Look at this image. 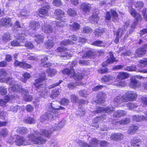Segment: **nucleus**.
I'll return each mask as SVG.
<instances>
[{
    "mask_svg": "<svg viewBox=\"0 0 147 147\" xmlns=\"http://www.w3.org/2000/svg\"><path fill=\"white\" fill-rule=\"evenodd\" d=\"M36 136L31 134L29 135L28 137L25 138L23 137L18 136L15 141L16 144L18 146L21 145H27L31 144V142H33L35 144L39 143H43L45 142V140L39 139L38 137L35 138Z\"/></svg>",
    "mask_w": 147,
    "mask_h": 147,
    "instance_id": "f257e3e1",
    "label": "nucleus"
},
{
    "mask_svg": "<svg viewBox=\"0 0 147 147\" xmlns=\"http://www.w3.org/2000/svg\"><path fill=\"white\" fill-rule=\"evenodd\" d=\"M39 78L36 79L35 82L33 83L34 84L37 89V90L38 92H40L41 94L40 96L44 97V95L47 94L46 90L45 89V85L42 83V82L46 79V75L45 72H42L39 74Z\"/></svg>",
    "mask_w": 147,
    "mask_h": 147,
    "instance_id": "f03ea898",
    "label": "nucleus"
},
{
    "mask_svg": "<svg viewBox=\"0 0 147 147\" xmlns=\"http://www.w3.org/2000/svg\"><path fill=\"white\" fill-rule=\"evenodd\" d=\"M53 128H52V127L49 129H45L40 132V133H38V132L37 131H35L34 134H32L34 135V136H36L35 138H36L37 137H38V138L39 139L42 140L44 139L45 140V142L43 143H38L37 144H44L46 142V140L44 138H42L40 136H44L45 137H49L51 134L53 132L55 131L54 130H53Z\"/></svg>",
    "mask_w": 147,
    "mask_h": 147,
    "instance_id": "7ed1b4c3",
    "label": "nucleus"
},
{
    "mask_svg": "<svg viewBox=\"0 0 147 147\" xmlns=\"http://www.w3.org/2000/svg\"><path fill=\"white\" fill-rule=\"evenodd\" d=\"M99 143V141L96 138H92L90 142V145L81 140H79L77 144L81 147H94Z\"/></svg>",
    "mask_w": 147,
    "mask_h": 147,
    "instance_id": "20e7f679",
    "label": "nucleus"
},
{
    "mask_svg": "<svg viewBox=\"0 0 147 147\" xmlns=\"http://www.w3.org/2000/svg\"><path fill=\"white\" fill-rule=\"evenodd\" d=\"M59 104V102L57 101H53L51 104V107L49 108L48 110L49 111L50 109H51V110L50 111L51 113L53 112V114H55L56 115V116L57 115L56 113H60V110H63L65 109L64 107L58 106V105Z\"/></svg>",
    "mask_w": 147,
    "mask_h": 147,
    "instance_id": "39448f33",
    "label": "nucleus"
},
{
    "mask_svg": "<svg viewBox=\"0 0 147 147\" xmlns=\"http://www.w3.org/2000/svg\"><path fill=\"white\" fill-rule=\"evenodd\" d=\"M51 109H49V111L41 117L40 120L42 122L45 120L47 119L53 120L55 118L56 115L55 114H53V112L51 113L50 111L51 110Z\"/></svg>",
    "mask_w": 147,
    "mask_h": 147,
    "instance_id": "423d86ee",
    "label": "nucleus"
},
{
    "mask_svg": "<svg viewBox=\"0 0 147 147\" xmlns=\"http://www.w3.org/2000/svg\"><path fill=\"white\" fill-rule=\"evenodd\" d=\"M126 102L134 100L137 97L136 92L131 91H128L124 94Z\"/></svg>",
    "mask_w": 147,
    "mask_h": 147,
    "instance_id": "0eeeda50",
    "label": "nucleus"
},
{
    "mask_svg": "<svg viewBox=\"0 0 147 147\" xmlns=\"http://www.w3.org/2000/svg\"><path fill=\"white\" fill-rule=\"evenodd\" d=\"M12 25L11 18H7L0 20V26L10 27Z\"/></svg>",
    "mask_w": 147,
    "mask_h": 147,
    "instance_id": "6e6552de",
    "label": "nucleus"
},
{
    "mask_svg": "<svg viewBox=\"0 0 147 147\" xmlns=\"http://www.w3.org/2000/svg\"><path fill=\"white\" fill-rule=\"evenodd\" d=\"M105 96V94L102 92L98 93L97 95V100L92 102V103L94 104V102H95L97 104H100L104 103Z\"/></svg>",
    "mask_w": 147,
    "mask_h": 147,
    "instance_id": "1a4fd4ad",
    "label": "nucleus"
},
{
    "mask_svg": "<svg viewBox=\"0 0 147 147\" xmlns=\"http://www.w3.org/2000/svg\"><path fill=\"white\" fill-rule=\"evenodd\" d=\"M109 57L107 59V62H103L102 64V66L105 67L107 65L108 63H112L115 61H117L118 60H116L114 57L113 53L111 51L109 52Z\"/></svg>",
    "mask_w": 147,
    "mask_h": 147,
    "instance_id": "9d476101",
    "label": "nucleus"
},
{
    "mask_svg": "<svg viewBox=\"0 0 147 147\" xmlns=\"http://www.w3.org/2000/svg\"><path fill=\"white\" fill-rule=\"evenodd\" d=\"M11 89L13 91L17 92L20 93V92H22L23 93L25 92L27 94L28 92V90L24 89H22V87L19 85L14 84L11 87Z\"/></svg>",
    "mask_w": 147,
    "mask_h": 147,
    "instance_id": "9b49d317",
    "label": "nucleus"
},
{
    "mask_svg": "<svg viewBox=\"0 0 147 147\" xmlns=\"http://www.w3.org/2000/svg\"><path fill=\"white\" fill-rule=\"evenodd\" d=\"M42 29L43 32L47 34H50L56 31V30L53 29L52 27L49 24H45L42 26Z\"/></svg>",
    "mask_w": 147,
    "mask_h": 147,
    "instance_id": "f8f14e48",
    "label": "nucleus"
},
{
    "mask_svg": "<svg viewBox=\"0 0 147 147\" xmlns=\"http://www.w3.org/2000/svg\"><path fill=\"white\" fill-rule=\"evenodd\" d=\"M129 86L131 88H138L140 86V82L138 81L134 77H132L130 79Z\"/></svg>",
    "mask_w": 147,
    "mask_h": 147,
    "instance_id": "ddd939ff",
    "label": "nucleus"
},
{
    "mask_svg": "<svg viewBox=\"0 0 147 147\" xmlns=\"http://www.w3.org/2000/svg\"><path fill=\"white\" fill-rule=\"evenodd\" d=\"M69 38L70 39H65L61 41L60 42L61 45H65L69 44H73L74 42H73L71 40L74 41H76L77 40V38L76 36L74 35L70 36H69Z\"/></svg>",
    "mask_w": 147,
    "mask_h": 147,
    "instance_id": "4468645a",
    "label": "nucleus"
},
{
    "mask_svg": "<svg viewBox=\"0 0 147 147\" xmlns=\"http://www.w3.org/2000/svg\"><path fill=\"white\" fill-rule=\"evenodd\" d=\"M50 9V6L48 3L44 6L42 7L38 10V12L40 14L47 16L48 15V10Z\"/></svg>",
    "mask_w": 147,
    "mask_h": 147,
    "instance_id": "2eb2a0df",
    "label": "nucleus"
},
{
    "mask_svg": "<svg viewBox=\"0 0 147 147\" xmlns=\"http://www.w3.org/2000/svg\"><path fill=\"white\" fill-rule=\"evenodd\" d=\"M129 11L131 14L134 16V18L138 21L141 20V15L136 12V10L134 9L129 8Z\"/></svg>",
    "mask_w": 147,
    "mask_h": 147,
    "instance_id": "dca6fc26",
    "label": "nucleus"
},
{
    "mask_svg": "<svg viewBox=\"0 0 147 147\" xmlns=\"http://www.w3.org/2000/svg\"><path fill=\"white\" fill-rule=\"evenodd\" d=\"M114 111H115V108L113 107L110 108L108 107L103 108L100 107L97 109V113H99L101 112L104 111L106 113H108V114H109L112 113V112Z\"/></svg>",
    "mask_w": 147,
    "mask_h": 147,
    "instance_id": "f3484780",
    "label": "nucleus"
},
{
    "mask_svg": "<svg viewBox=\"0 0 147 147\" xmlns=\"http://www.w3.org/2000/svg\"><path fill=\"white\" fill-rule=\"evenodd\" d=\"M54 14L57 19L63 20L62 18L64 16V13L61 9H57L55 11Z\"/></svg>",
    "mask_w": 147,
    "mask_h": 147,
    "instance_id": "a211bd4d",
    "label": "nucleus"
},
{
    "mask_svg": "<svg viewBox=\"0 0 147 147\" xmlns=\"http://www.w3.org/2000/svg\"><path fill=\"white\" fill-rule=\"evenodd\" d=\"M72 77H74L75 80H77V81H76V82L75 85H79L82 84V83L81 82L79 81L80 80L83 78V76L82 74L78 73L75 74L74 72V75Z\"/></svg>",
    "mask_w": 147,
    "mask_h": 147,
    "instance_id": "6ab92c4d",
    "label": "nucleus"
},
{
    "mask_svg": "<svg viewBox=\"0 0 147 147\" xmlns=\"http://www.w3.org/2000/svg\"><path fill=\"white\" fill-rule=\"evenodd\" d=\"M65 120L63 119L62 120L58 123V125L56 124H54L52 125V128H53V130L55 131L60 130L62 128L65 123Z\"/></svg>",
    "mask_w": 147,
    "mask_h": 147,
    "instance_id": "aec40b11",
    "label": "nucleus"
},
{
    "mask_svg": "<svg viewBox=\"0 0 147 147\" xmlns=\"http://www.w3.org/2000/svg\"><path fill=\"white\" fill-rule=\"evenodd\" d=\"M124 95L116 96L114 99V101L118 104H120L124 102H126Z\"/></svg>",
    "mask_w": 147,
    "mask_h": 147,
    "instance_id": "412c9836",
    "label": "nucleus"
},
{
    "mask_svg": "<svg viewBox=\"0 0 147 147\" xmlns=\"http://www.w3.org/2000/svg\"><path fill=\"white\" fill-rule=\"evenodd\" d=\"M146 51L144 48L141 47L136 50L135 56L136 57H142L145 53Z\"/></svg>",
    "mask_w": 147,
    "mask_h": 147,
    "instance_id": "4be33fe9",
    "label": "nucleus"
},
{
    "mask_svg": "<svg viewBox=\"0 0 147 147\" xmlns=\"http://www.w3.org/2000/svg\"><path fill=\"white\" fill-rule=\"evenodd\" d=\"M29 26L31 29L36 30L40 28V24L38 22L32 21L30 22Z\"/></svg>",
    "mask_w": 147,
    "mask_h": 147,
    "instance_id": "5701e85b",
    "label": "nucleus"
},
{
    "mask_svg": "<svg viewBox=\"0 0 147 147\" xmlns=\"http://www.w3.org/2000/svg\"><path fill=\"white\" fill-rule=\"evenodd\" d=\"M99 17L98 16V14L96 13H93V14L89 17V20L92 24H96L98 20Z\"/></svg>",
    "mask_w": 147,
    "mask_h": 147,
    "instance_id": "b1692460",
    "label": "nucleus"
},
{
    "mask_svg": "<svg viewBox=\"0 0 147 147\" xmlns=\"http://www.w3.org/2000/svg\"><path fill=\"white\" fill-rule=\"evenodd\" d=\"M126 114V112L123 110H118L115 112L113 115L114 117L118 118L124 116Z\"/></svg>",
    "mask_w": 147,
    "mask_h": 147,
    "instance_id": "393cba45",
    "label": "nucleus"
},
{
    "mask_svg": "<svg viewBox=\"0 0 147 147\" xmlns=\"http://www.w3.org/2000/svg\"><path fill=\"white\" fill-rule=\"evenodd\" d=\"M129 76V75L127 73L121 72L119 73L117 76V78L119 80H123L128 78Z\"/></svg>",
    "mask_w": 147,
    "mask_h": 147,
    "instance_id": "a878e982",
    "label": "nucleus"
},
{
    "mask_svg": "<svg viewBox=\"0 0 147 147\" xmlns=\"http://www.w3.org/2000/svg\"><path fill=\"white\" fill-rule=\"evenodd\" d=\"M29 33L27 31H24L23 32L19 33L18 34L17 36V38L20 40V42H23V40L25 39V37L23 35L26 36Z\"/></svg>",
    "mask_w": 147,
    "mask_h": 147,
    "instance_id": "bb28decb",
    "label": "nucleus"
},
{
    "mask_svg": "<svg viewBox=\"0 0 147 147\" xmlns=\"http://www.w3.org/2000/svg\"><path fill=\"white\" fill-rule=\"evenodd\" d=\"M123 135L121 133L112 134L110 137L111 140H120L123 138Z\"/></svg>",
    "mask_w": 147,
    "mask_h": 147,
    "instance_id": "cd10ccee",
    "label": "nucleus"
},
{
    "mask_svg": "<svg viewBox=\"0 0 147 147\" xmlns=\"http://www.w3.org/2000/svg\"><path fill=\"white\" fill-rule=\"evenodd\" d=\"M74 70L72 69H69L67 68L61 71L62 72L63 74H67L71 77H72L73 75H74Z\"/></svg>",
    "mask_w": 147,
    "mask_h": 147,
    "instance_id": "c85d7f7f",
    "label": "nucleus"
},
{
    "mask_svg": "<svg viewBox=\"0 0 147 147\" xmlns=\"http://www.w3.org/2000/svg\"><path fill=\"white\" fill-rule=\"evenodd\" d=\"M2 39L5 43L9 41L11 39L10 34L9 32H6L2 35Z\"/></svg>",
    "mask_w": 147,
    "mask_h": 147,
    "instance_id": "c756f323",
    "label": "nucleus"
},
{
    "mask_svg": "<svg viewBox=\"0 0 147 147\" xmlns=\"http://www.w3.org/2000/svg\"><path fill=\"white\" fill-rule=\"evenodd\" d=\"M123 30L121 29H119L117 32V37L114 40V42L116 43H117L119 40V38L123 34Z\"/></svg>",
    "mask_w": 147,
    "mask_h": 147,
    "instance_id": "7c9ffc66",
    "label": "nucleus"
},
{
    "mask_svg": "<svg viewBox=\"0 0 147 147\" xmlns=\"http://www.w3.org/2000/svg\"><path fill=\"white\" fill-rule=\"evenodd\" d=\"M81 8L84 11H89L91 9V5L88 3H84L81 5Z\"/></svg>",
    "mask_w": 147,
    "mask_h": 147,
    "instance_id": "2f4dec72",
    "label": "nucleus"
},
{
    "mask_svg": "<svg viewBox=\"0 0 147 147\" xmlns=\"http://www.w3.org/2000/svg\"><path fill=\"white\" fill-rule=\"evenodd\" d=\"M35 40L38 44H40L42 43L43 41V36L40 34H38L34 36Z\"/></svg>",
    "mask_w": 147,
    "mask_h": 147,
    "instance_id": "473e14b6",
    "label": "nucleus"
},
{
    "mask_svg": "<svg viewBox=\"0 0 147 147\" xmlns=\"http://www.w3.org/2000/svg\"><path fill=\"white\" fill-rule=\"evenodd\" d=\"M48 60V57H45L41 59V64L44 67H48L51 66V63L49 62L47 63L46 62V61Z\"/></svg>",
    "mask_w": 147,
    "mask_h": 147,
    "instance_id": "72a5a7b5",
    "label": "nucleus"
},
{
    "mask_svg": "<svg viewBox=\"0 0 147 147\" xmlns=\"http://www.w3.org/2000/svg\"><path fill=\"white\" fill-rule=\"evenodd\" d=\"M16 131L17 132L21 134H26L28 132L27 129L24 127H17Z\"/></svg>",
    "mask_w": 147,
    "mask_h": 147,
    "instance_id": "f704fd0d",
    "label": "nucleus"
},
{
    "mask_svg": "<svg viewBox=\"0 0 147 147\" xmlns=\"http://www.w3.org/2000/svg\"><path fill=\"white\" fill-rule=\"evenodd\" d=\"M80 53L83 58L89 57L94 54V52L91 50L88 51L85 53H84L83 52Z\"/></svg>",
    "mask_w": 147,
    "mask_h": 147,
    "instance_id": "c9c22d12",
    "label": "nucleus"
},
{
    "mask_svg": "<svg viewBox=\"0 0 147 147\" xmlns=\"http://www.w3.org/2000/svg\"><path fill=\"white\" fill-rule=\"evenodd\" d=\"M65 23L64 21H59L56 23V26L55 27V29L56 30H59L60 28H63L64 25Z\"/></svg>",
    "mask_w": 147,
    "mask_h": 147,
    "instance_id": "e433bc0d",
    "label": "nucleus"
},
{
    "mask_svg": "<svg viewBox=\"0 0 147 147\" xmlns=\"http://www.w3.org/2000/svg\"><path fill=\"white\" fill-rule=\"evenodd\" d=\"M46 71L48 76H54L57 73V71L53 68H48L47 69Z\"/></svg>",
    "mask_w": 147,
    "mask_h": 147,
    "instance_id": "4c0bfd02",
    "label": "nucleus"
},
{
    "mask_svg": "<svg viewBox=\"0 0 147 147\" xmlns=\"http://www.w3.org/2000/svg\"><path fill=\"white\" fill-rule=\"evenodd\" d=\"M10 98L9 96H5L4 99L0 100V105L1 106H3L5 105L8 102Z\"/></svg>",
    "mask_w": 147,
    "mask_h": 147,
    "instance_id": "58836bf2",
    "label": "nucleus"
},
{
    "mask_svg": "<svg viewBox=\"0 0 147 147\" xmlns=\"http://www.w3.org/2000/svg\"><path fill=\"white\" fill-rule=\"evenodd\" d=\"M45 45L47 49H50L54 46V43L52 40H49L46 42Z\"/></svg>",
    "mask_w": 147,
    "mask_h": 147,
    "instance_id": "ea45409f",
    "label": "nucleus"
},
{
    "mask_svg": "<svg viewBox=\"0 0 147 147\" xmlns=\"http://www.w3.org/2000/svg\"><path fill=\"white\" fill-rule=\"evenodd\" d=\"M131 143L134 146H139L141 142L140 140L136 138H134L131 140Z\"/></svg>",
    "mask_w": 147,
    "mask_h": 147,
    "instance_id": "a19ab883",
    "label": "nucleus"
},
{
    "mask_svg": "<svg viewBox=\"0 0 147 147\" xmlns=\"http://www.w3.org/2000/svg\"><path fill=\"white\" fill-rule=\"evenodd\" d=\"M68 14L71 16L74 17L77 15L76 11L73 8H70L67 11Z\"/></svg>",
    "mask_w": 147,
    "mask_h": 147,
    "instance_id": "79ce46f5",
    "label": "nucleus"
},
{
    "mask_svg": "<svg viewBox=\"0 0 147 147\" xmlns=\"http://www.w3.org/2000/svg\"><path fill=\"white\" fill-rule=\"evenodd\" d=\"M130 122V120L129 118H125L119 121H117V124H119L121 125H125L129 123Z\"/></svg>",
    "mask_w": 147,
    "mask_h": 147,
    "instance_id": "37998d69",
    "label": "nucleus"
},
{
    "mask_svg": "<svg viewBox=\"0 0 147 147\" xmlns=\"http://www.w3.org/2000/svg\"><path fill=\"white\" fill-rule=\"evenodd\" d=\"M24 121L26 123L30 124L34 123L35 122V120L32 118L26 117L24 119Z\"/></svg>",
    "mask_w": 147,
    "mask_h": 147,
    "instance_id": "c03bdc74",
    "label": "nucleus"
},
{
    "mask_svg": "<svg viewBox=\"0 0 147 147\" xmlns=\"http://www.w3.org/2000/svg\"><path fill=\"white\" fill-rule=\"evenodd\" d=\"M104 31L103 28H100L96 29L95 32V35L96 36H100L104 32Z\"/></svg>",
    "mask_w": 147,
    "mask_h": 147,
    "instance_id": "a18cd8bd",
    "label": "nucleus"
},
{
    "mask_svg": "<svg viewBox=\"0 0 147 147\" xmlns=\"http://www.w3.org/2000/svg\"><path fill=\"white\" fill-rule=\"evenodd\" d=\"M113 77L111 75H106L103 76L101 78V80L102 81L104 82H108L111 80H113Z\"/></svg>",
    "mask_w": 147,
    "mask_h": 147,
    "instance_id": "49530a36",
    "label": "nucleus"
},
{
    "mask_svg": "<svg viewBox=\"0 0 147 147\" xmlns=\"http://www.w3.org/2000/svg\"><path fill=\"white\" fill-rule=\"evenodd\" d=\"M124 70L129 71H136L137 68L136 66L132 65L126 67L124 69Z\"/></svg>",
    "mask_w": 147,
    "mask_h": 147,
    "instance_id": "de8ad7c7",
    "label": "nucleus"
},
{
    "mask_svg": "<svg viewBox=\"0 0 147 147\" xmlns=\"http://www.w3.org/2000/svg\"><path fill=\"white\" fill-rule=\"evenodd\" d=\"M80 25L76 22H74L70 26V28L73 30H76L79 29Z\"/></svg>",
    "mask_w": 147,
    "mask_h": 147,
    "instance_id": "09e8293b",
    "label": "nucleus"
},
{
    "mask_svg": "<svg viewBox=\"0 0 147 147\" xmlns=\"http://www.w3.org/2000/svg\"><path fill=\"white\" fill-rule=\"evenodd\" d=\"M92 45L97 46L100 47H104L105 46L104 45V43L102 41H100V40H97L94 42Z\"/></svg>",
    "mask_w": 147,
    "mask_h": 147,
    "instance_id": "8fccbe9b",
    "label": "nucleus"
},
{
    "mask_svg": "<svg viewBox=\"0 0 147 147\" xmlns=\"http://www.w3.org/2000/svg\"><path fill=\"white\" fill-rule=\"evenodd\" d=\"M85 109L83 107H80L77 111V114H78L81 116L84 115L85 113Z\"/></svg>",
    "mask_w": 147,
    "mask_h": 147,
    "instance_id": "3c124183",
    "label": "nucleus"
},
{
    "mask_svg": "<svg viewBox=\"0 0 147 147\" xmlns=\"http://www.w3.org/2000/svg\"><path fill=\"white\" fill-rule=\"evenodd\" d=\"M111 12L112 15L113 16V21H117L118 19V14L113 9H111Z\"/></svg>",
    "mask_w": 147,
    "mask_h": 147,
    "instance_id": "603ef678",
    "label": "nucleus"
},
{
    "mask_svg": "<svg viewBox=\"0 0 147 147\" xmlns=\"http://www.w3.org/2000/svg\"><path fill=\"white\" fill-rule=\"evenodd\" d=\"M71 101L73 103H76L78 100V97L75 94H72L70 95Z\"/></svg>",
    "mask_w": 147,
    "mask_h": 147,
    "instance_id": "864d4df0",
    "label": "nucleus"
},
{
    "mask_svg": "<svg viewBox=\"0 0 147 147\" xmlns=\"http://www.w3.org/2000/svg\"><path fill=\"white\" fill-rule=\"evenodd\" d=\"M133 119L136 121H141L144 120L143 116H139L138 115L134 116L133 117Z\"/></svg>",
    "mask_w": 147,
    "mask_h": 147,
    "instance_id": "5fc2aeb1",
    "label": "nucleus"
},
{
    "mask_svg": "<svg viewBox=\"0 0 147 147\" xmlns=\"http://www.w3.org/2000/svg\"><path fill=\"white\" fill-rule=\"evenodd\" d=\"M73 54L71 53H70L68 52H66L63 54L60 55V57L63 58L64 59H66L68 57H72Z\"/></svg>",
    "mask_w": 147,
    "mask_h": 147,
    "instance_id": "6e6d98bb",
    "label": "nucleus"
},
{
    "mask_svg": "<svg viewBox=\"0 0 147 147\" xmlns=\"http://www.w3.org/2000/svg\"><path fill=\"white\" fill-rule=\"evenodd\" d=\"M28 92L27 93H28ZM25 93V94H24V100L26 101H32L33 99L32 96L31 95H26L27 94H26V93Z\"/></svg>",
    "mask_w": 147,
    "mask_h": 147,
    "instance_id": "4d7b16f0",
    "label": "nucleus"
},
{
    "mask_svg": "<svg viewBox=\"0 0 147 147\" xmlns=\"http://www.w3.org/2000/svg\"><path fill=\"white\" fill-rule=\"evenodd\" d=\"M106 117L105 115H103L101 116V118L100 117H97L95 118L93 121L94 123H97L100 121V119H102V120H104Z\"/></svg>",
    "mask_w": 147,
    "mask_h": 147,
    "instance_id": "13d9d810",
    "label": "nucleus"
},
{
    "mask_svg": "<svg viewBox=\"0 0 147 147\" xmlns=\"http://www.w3.org/2000/svg\"><path fill=\"white\" fill-rule=\"evenodd\" d=\"M83 30L84 33H86L92 32V29L86 26L83 27Z\"/></svg>",
    "mask_w": 147,
    "mask_h": 147,
    "instance_id": "bf43d9fd",
    "label": "nucleus"
},
{
    "mask_svg": "<svg viewBox=\"0 0 147 147\" xmlns=\"http://www.w3.org/2000/svg\"><path fill=\"white\" fill-rule=\"evenodd\" d=\"M8 133V131L7 129H2L0 131L1 135L3 137L6 136Z\"/></svg>",
    "mask_w": 147,
    "mask_h": 147,
    "instance_id": "052dcab7",
    "label": "nucleus"
},
{
    "mask_svg": "<svg viewBox=\"0 0 147 147\" xmlns=\"http://www.w3.org/2000/svg\"><path fill=\"white\" fill-rule=\"evenodd\" d=\"M21 67L23 68H30L32 67L31 65L23 62V63L21 64Z\"/></svg>",
    "mask_w": 147,
    "mask_h": 147,
    "instance_id": "680f3d73",
    "label": "nucleus"
},
{
    "mask_svg": "<svg viewBox=\"0 0 147 147\" xmlns=\"http://www.w3.org/2000/svg\"><path fill=\"white\" fill-rule=\"evenodd\" d=\"M138 128V127L137 126H133L131 127L129 129V132L131 134H133Z\"/></svg>",
    "mask_w": 147,
    "mask_h": 147,
    "instance_id": "e2e57ef3",
    "label": "nucleus"
},
{
    "mask_svg": "<svg viewBox=\"0 0 147 147\" xmlns=\"http://www.w3.org/2000/svg\"><path fill=\"white\" fill-rule=\"evenodd\" d=\"M59 94V92L58 91L54 90L52 92L51 97V98H55L57 97Z\"/></svg>",
    "mask_w": 147,
    "mask_h": 147,
    "instance_id": "0e129e2a",
    "label": "nucleus"
},
{
    "mask_svg": "<svg viewBox=\"0 0 147 147\" xmlns=\"http://www.w3.org/2000/svg\"><path fill=\"white\" fill-rule=\"evenodd\" d=\"M61 104L64 105H68L69 102V100L66 98H62L61 101Z\"/></svg>",
    "mask_w": 147,
    "mask_h": 147,
    "instance_id": "69168bd1",
    "label": "nucleus"
},
{
    "mask_svg": "<svg viewBox=\"0 0 147 147\" xmlns=\"http://www.w3.org/2000/svg\"><path fill=\"white\" fill-rule=\"evenodd\" d=\"M130 22V21L129 20H127L125 22L124 26H123L124 28H123V29H124V30H123V33L124 34L126 33V29H127V27L129 26Z\"/></svg>",
    "mask_w": 147,
    "mask_h": 147,
    "instance_id": "338daca9",
    "label": "nucleus"
},
{
    "mask_svg": "<svg viewBox=\"0 0 147 147\" xmlns=\"http://www.w3.org/2000/svg\"><path fill=\"white\" fill-rule=\"evenodd\" d=\"M19 107L18 105L12 106L10 108V110L13 113H16Z\"/></svg>",
    "mask_w": 147,
    "mask_h": 147,
    "instance_id": "774afa93",
    "label": "nucleus"
}]
</instances>
